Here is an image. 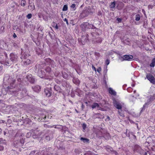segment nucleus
<instances>
[{
	"label": "nucleus",
	"instance_id": "nucleus-62",
	"mask_svg": "<svg viewBox=\"0 0 155 155\" xmlns=\"http://www.w3.org/2000/svg\"><path fill=\"white\" fill-rule=\"evenodd\" d=\"M153 99V98L152 96H151L149 100H148V101H149V102H150V101H151Z\"/></svg>",
	"mask_w": 155,
	"mask_h": 155
},
{
	"label": "nucleus",
	"instance_id": "nucleus-46",
	"mask_svg": "<svg viewBox=\"0 0 155 155\" xmlns=\"http://www.w3.org/2000/svg\"><path fill=\"white\" fill-rule=\"evenodd\" d=\"M32 14L31 13L28 14L27 16L26 17L28 19H30L32 17Z\"/></svg>",
	"mask_w": 155,
	"mask_h": 155
},
{
	"label": "nucleus",
	"instance_id": "nucleus-14",
	"mask_svg": "<svg viewBox=\"0 0 155 155\" xmlns=\"http://www.w3.org/2000/svg\"><path fill=\"white\" fill-rule=\"evenodd\" d=\"M91 107L93 109L97 108L98 110L104 111V109L101 107L99 104L96 102L94 103L92 105Z\"/></svg>",
	"mask_w": 155,
	"mask_h": 155
},
{
	"label": "nucleus",
	"instance_id": "nucleus-59",
	"mask_svg": "<svg viewBox=\"0 0 155 155\" xmlns=\"http://www.w3.org/2000/svg\"><path fill=\"white\" fill-rule=\"evenodd\" d=\"M55 81H56V82L58 84H60L61 83V81L58 80V79H56L55 80Z\"/></svg>",
	"mask_w": 155,
	"mask_h": 155
},
{
	"label": "nucleus",
	"instance_id": "nucleus-18",
	"mask_svg": "<svg viewBox=\"0 0 155 155\" xmlns=\"http://www.w3.org/2000/svg\"><path fill=\"white\" fill-rule=\"evenodd\" d=\"M51 90L48 88L45 89V92L47 97H49L51 95Z\"/></svg>",
	"mask_w": 155,
	"mask_h": 155
},
{
	"label": "nucleus",
	"instance_id": "nucleus-8",
	"mask_svg": "<svg viewBox=\"0 0 155 155\" xmlns=\"http://www.w3.org/2000/svg\"><path fill=\"white\" fill-rule=\"evenodd\" d=\"M113 102L114 104V106L118 110L122 109V106L121 103L120 102L116 100L115 99L113 98Z\"/></svg>",
	"mask_w": 155,
	"mask_h": 155
},
{
	"label": "nucleus",
	"instance_id": "nucleus-20",
	"mask_svg": "<svg viewBox=\"0 0 155 155\" xmlns=\"http://www.w3.org/2000/svg\"><path fill=\"white\" fill-rule=\"evenodd\" d=\"M32 88L34 91L35 92H38L40 91L41 89V87L38 85H37L34 87H32Z\"/></svg>",
	"mask_w": 155,
	"mask_h": 155
},
{
	"label": "nucleus",
	"instance_id": "nucleus-61",
	"mask_svg": "<svg viewBox=\"0 0 155 155\" xmlns=\"http://www.w3.org/2000/svg\"><path fill=\"white\" fill-rule=\"evenodd\" d=\"M92 69L94 70L95 71H96V68L94 67V66H93V65H92Z\"/></svg>",
	"mask_w": 155,
	"mask_h": 155
},
{
	"label": "nucleus",
	"instance_id": "nucleus-57",
	"mask_svg": "<svg viewBox=\"0 0 155 155\" xmlns=\"http://www.w3.org/2000/svg\"><path fill=\"white\" fill-rule=\"evenodd\" d=\"M4 147L2 146V145H0V151L3 150L4 149Z\"/></svg>",
	"mask_w": 155,
	"mask_h": 155
},
{
	"label": "nucleus",
	"instance_id": "nucleus-40",
	"mask_svg": "<svg viewBox=\"0 0 155 155\" xmlns=\"http://www.w3.org/2000/svg\"><path fill=\"white\" fill-rule=\"evenodd\" d=\"M39 67L40 65L39 64H37L36 65L35 67V69L36 72H38V70L39 69Z\"/></svg>",
	"mask_w": 155,
	"mask_h": 155
},
{
	"label": "nucleus",
	"instance_id": "nucleus-36",
	"mask_svg": "<svg viewBox=\"0 0 155 155\" xmlns=\"http://www.w3.org/2000/svg\"><path fill=\"white\" fill-rule=\"evenodd\" d=\"M74 152L75 153H80L81 152V150L80 149L76 148L74 150Z\"/></svg>",
	"mask_w": 155,
	"mask_h": 155
},
{
	"label": "nucleus",
	"instance_id": "nucleus-12",
	"mask_svg": "<svg viewBox=\"0 0 155 155\" xmlns=\"http://www.w3.org/2000/svg\"><path fill=\"white\" fill-rule=\"evenodd\" d=\"M146 78L147 79L152 83L155 84V78L151 74H147Z\"/></svg>",
	"mask_w": 155,
	"mask_h": 155
},
{
	"label": "nucleus",
	"instance_id": "nucleus-38",
	"mask_svg": "<svg viewBox=\"0 0 155 155\" xmlns=\"http://www.w3.org/2000/svg\"><path fill=\"white\" fill-rule=\"evenodd\" d=\"M1 63L2 64H3L2 62H1ZM4 64L7 66H9L11 65V63L10 62L6 61Z\"/></svg>",
	"mask_w": 155,
	"mask_h": 155
},
{
	"label": "nucleus",
	"instance_id": "nucleus-60",
	"mask_svg": "<svg viewBox=\"0 0 155 155\" xmlns=\"http://www.w3.org/2000/svg\"><path fill=\"white\" fill-rule=\"evenodd\" d=\"M64 21L66 22V24H67V25H68V20L67 18H64Z\"/></svg>",
	"mask_w": 155,
	"mask_h": 155
},
{
	"label": "nucleus",
	"instance_id": "nucleus-35",
	"mask_svg": "<svg viewBox=\"0 0 155 155\" xmlns=\"http://www.w3.org/2000/svg\"><path fill=\"white\" fill-rule=\"evenodd\" d=\"M112 149L113 148L109 146H107L106 148L107 150L110 152H111V151L112 150Z\"/></svg>",
	"mask_w": 155,
	"mask_h": 155
},
{
	"label": "nucleus",
	"instance_id": "nucleus-33",
	"mask_svg": "<svg viewBox=\"0 0 155 155\" xmlns=\"http://www.w3.org/2000/svg\"><path fill=\"white\" fill-rule=\"evenodd\" d=\"M149 103L147 102L143 106V107L142 108L140 112H142L144 110L145 107H146V106H148L149 105Z\"/></svg>",
	"mask_w": 155,
	"mask_h": 155
},
{
	"label": "nucleus",
	"instance_id": "nucleus-43",
	"mask_svg": "<svg viewBox=\"0 0 155 155\" xmlns=\"http://www.w3.org/2000/svg\"><path fill=\"white\" fill-rule=\"evenodd\" d=\"M51 68L49 67H47L45 69V71L47 72H50L51 71Z\"/></svg>",
	"mask_w": 155,
	"mask_h": 155
},
{
	"label": "nucleus",
	"instance_id": "nucleus-15",
	"mask_svg": "<svg viewBox=\"0 0 155 155\" xmlns=\"http://www.w3.org/2000/svg\"><path fill=\"white\" fill-rule=\"evenodd\" d=\"M27 79L31 83H33L35 81V79L31 74H29L26 76Z\"/></svg>",
	"mask_w": 155,
	"mask_h": 155
},
{
	"label": "nucleus",
	"instance_id": "nucleus-1",
	"mask_svg": "<svg viewBox=\"0 0 155 155\" xmlns=\"http://www.w3.org/2000/svg\"><path fill=\"white\" fill-rule=\"evenodd\" d=\"M15 140L14 142L13 145L15 147L18 148L22 146L24 143V140L22 138V135L19 134H17L15 137Z\"/></svg>",
	"mask_w": 155,
	"mask_h": 155
},
{
	"label": "nucleus",
	"instance_id": "nucleus-3",
	"mask_svg": "<svg viewBox=\"0 0 155 155\" xmlns=\"http://www.w3.org/2000/svg\"><path fill=\"white\" fill-rule=\"evenodd\" d=\"M94 12L93 8L89 7H86L83 10L82 12L80 14V16L82 18L87 17L89 14H92Z\"/></svg>",
	"mask_w": 155,
	"mask_h": 155
},
{
	"label": "nucleus",
	"instance_id": "nucleus-4",
	"mask_svg": "<svg viewBox=\"0 0 155 155\" xmlns=\"http://www.w3.org/2000/svg\"><path fill=\"white\" fill-rule=\"evenodd\" d=\"M80 26L83 31H86L90 29H94L96 28L93 25L87 22L83 23Z\"/></svg>",
	"mask_w": 155,
	"mask_h": 155
},
{
	"label": "nucleus",
	"instance_id": "nucleus-47",
	"mask_svg": "<svg viewBox=\"0 0 155 155\" xmlns=\"http://www.w3.org/2000/svg\"><path fill=\"white\" fill-rule=\"evenodd\" d=\"M82 127L83 130H85L86 127V124L84 123L82 125Z\"/></svg>",
	"mask_w": 155,
	"mask_h": 155
},
{
	"label": "nucleus",
	"instance_id": "nucleus-51",
	"mask_svg": "<svg viewBox=\"0 0 155 155\" xmlns=\"http://www.w3.org/2000/svg\"><path fill=\"white\" fill-rule=\"evenodd\" d=\"M110 63V61L108 59H107L105 61L106 64L107 65Z\"/></svg>",
	"mask_w": 155,
	"mask_h": 155
},
{
	"label": "nucleus",
	"instance_id": "nucleus-48",
	"mask_svg": "<svg viewBox=\"0 0 155 155\" xmlns=\"http://www.w3.org/2000/svg\"><path fill=\"white\" fill-rule=\"evenodd\" d=\"M71 8L73 9V10H74L75 9V5L74 4H73L71 5Z\"/></svg>",
	"mask_w": 155,
	"mask_h": 155
},
{
	"label": "nucleus",
	"instance_id": "nucleus-5",
	"mask_svg": "<svg viewBox=\"0 0 155 155\" xmlns=\"http://www.w3.org/2000/svg\"><path fill=\"white\" fill-rule=\"evenodd\" d=\"M39 131L40 130L38 129V126H37L31 130V131L32 132V136L34 138H37L40 137L41 134L42 132L38 133Z\"/></svg>",
	"mask_w": 155,
	"mask_h": 155
},
{
	"label": "nucleus",
	"instance_id": "nucleus-39",
	"mask_svg": "<svg viewBox=\"0 0 155 155\" xmlns=\"http://www.w3.org/2000/svg\"><path fill=\"white\" fill-rule=\"evenodd\" d=\"M32 132L31 131V130L29 132H28L26 134V137L27 138L30 137L31 136Z\"/></svg>",
	"mask_w": 155,
	"mask_h": 155
},
{
	"label": "nucleus",
	"instance_id": "nucleus-23",
	"mask_svg": "<svg viewBox=\"0 0 155 155\" xmlns=\"http://www.w3.org/2000/svg\"><path fill=\"white\" fill-rule=\"evenodd\" d=\"M27 92V91L26 89H23L21 92L20 93V94H21V97H23L24 96H25L27 94L26 93Z\"/></svg>",
	"mask_w": 155,
	"mask_h": 155
},
{
	"label": "nucleus",
	"instance_id": "nucleus-34",
	"mask_svg": "<svg viewBox=\"0 0 155 155\" xmlns=\"http://www.w3.org/2000/svg\"><path fill=\"white\" fill-rule=\"evenodd\" d=\"M140 16L139 14H137L135 16V20L138 21L140 20Z\"/></svg>",
	"mask_w": 155,
	"mask_h": 155
},
{
	"label": "nucleus",
	"instance_id": "nucleus-2",
	"mask_svg": "<svg viewBox=\"0 0 155 155\" xmlns=\"http://www.w3.org/2000/svg\"><path fill=\"white\" fill-rule=\"evenodd\" d=\"M4 81H7L10 84V86H8V88L10 92H11L14 93L15 92V90L12 89V88L14 87V83L15 81V80L12 78H10L8 74H5L3 79Z\"/></svg>",
	"mask_w": 155,
	"mask_h": 155
},
{
	"label": "nucleus",
	"instance_id": "nucleus-41",
	"mask_svg": "<svg viewBox=\"0 0 155 155\" xmlns=\"http://www.w3.org/2000/svg\"><path fill=\"white\" fill-rule=\"evenodd\" d=\"M0 145H1L2 144H5L6 143V141L5 140H3L2 139H0Z\"/></svg>",
	"mask_w": 155,
	"mask_h": 155
},
{
	"label": "nucleus",
	"instance_id": "nucleus-16",
	"mask_svg": "<svg viewBox=\"0 0 155 155\" xmlns=\"http://www.w3.org/2000/svg\"><path fill=\"white\" fill-rule=\"evenodd\" d=\"M122 58L124 60L130 61L133 59V56L132 55H125L123 56Z\"/></svg>",
	"mask_w": 155,
	"mask_h": 155
},
{
	"label": "nucleus",
	"instance_id": "nucleus-22",
	"mask_svg": "<svg viewBox=\"0 0 155 155\" xmlns=\"http://www.w3.org/2000/svg\"><path fill=\"white\" fill-rule=\"evenodd\" d=\"M108 91L110 94L114 96L116 95V92L114 91L112 88L110 87L109 88Z\"/></svg>",
	"mask_w": 155,
	"mask_h": 155
},
{
	"label": "nucleus",
	"instance_id": "nucleus-7",
	"mask_svg": "<svg viewBox=\"0 0 155 155\" xmlns=\"http://www.w3.org/2000/svg\"><path fill=\"white\" fill-rule=\"evenodd\" d=\"M30 56L28 54H25L23 58L22 62L25 65H27L30 64L31 63V61L30 59L28 58Z\"/></svg>",
	"mask_w": 155,
	"mask_h": 155
},
{
	"label": "nucleus",
	"instance_id": "nucleus-42",
	"mask_svg": "<svg viewBox=\"0 0 155 155\" xmlns=\"http://www.w3.org/2000/svg\"><path fill=\"white\" fill-rule=\"evenodd\" d=\"M68 9V7L67 5H65L64 6L62 9L63 11H66Z\"/></svg>",
	"mask_w": 155,
	"mask_h": 155
},
{
	"label": "nucleus",
	"instance_id": "nucleus-56",
	"mask_svg": "<svg viewBox=\"0 0 155 155\" xmlns=\"http://www.w3.org/2000/svg\"><path fill=\"white\" fill-rule=\"evenodd\" d=\"M44 127H48V128H49V127H51V126H49V125H47V124H44Z\"/></svg>",
	"mask_w": 155,
	"mask_h": 155
},
{
	"label": "nucleus",
	"instance_id": "nucleus-32",
	"mask_svg": "<svg viewBox=\"0 0 155 155\" xmlns=\"http://www.w3.org/2000/svg\"><path fill=\"white\" fill-rule=\"evenodd\" d=\"M26 4V2L25 0H21V5L22 6L24 7Z\"/></svg>",
	"mask_w": 155,
	"mask_h": 155
},
{
	"label": "nucleus",
	"instance_id": "nucleus-64",
	"mask_svg": "<svg viewBox=\"0 0 155 155\" xmlns=\"http://www.w3.org/2000/svg\"><path fill=\"white\" fill-rule=\"evenodd\" d=\"M17 81L18 82H21L22 81V80L21 78H19L17 79Z\"/></svg>",
	"mask_w": 155,
	"mask_h": 155
},
{
	"label": "nucleus",
	"instance_id": "nucleus-52",
	"mask_svg": "<svg viewBox=\"0 0 155 155\" xmlns=\"http://www.w3.org/2000/svg\"><path fill=\"white\" fill-rule=\"evenodd\" d=\"M46 139L47 140H50V137L49 136H46L45 137Z\"/></svg>",
	"mask_w": 155,
	"mask_h": 155
},
{
	"label": "nucleus",
	"instance_id": "nucleus-9",
	"mask_svg": "<svg viewBox=\"0 0 155 155\" xmlns=\"http://www.w3.org/2000/svg\"><path fill=\"white\" fill-rule=\"evenodd\" d=\"M53 149L51 147L47 149L46 151H45L44 150L41 151V152L38 153V155H45V154H52V151Z\"/></svg>",
	"mask_w": 155,
	"mask_h": 155
},
{
	"label": "nucleus",
	"instance_id": "nucleus-27",
	"mask_svg": "<svg viewBox=\"0 0 155 155\" xmlns=\"http://www.w3.org/2000/svg\"><path fill=\"white\" fill-rule=\"evenodd\" d=\"M35 52L38 55L41 54L42 52L41 50L39 48H36Z\"/></svg>",
	"mask_w": 155,
	"mask_h": 155
},
{
	"label": "nucleus",
	"instance_id": "nucleus-13",
	"mask_svg": "<svg viewBox=\"0 0 155 155\" xmlns=\"http://www.w3.org/2000/svg\"><path fill=\"white\" fill-rule=\"evenodd\" d=\"M97 36V37L94 38H93L91 39H92L93 43L95 44H98L99 43H101L102 41L101 38Z\"/></svg>",
	"mask_w": 155,
	"mask_h": 155
},
{
	"label": "nucleus",
	"instance_id": "nucleus-17",
	"mask_svg": "<svg viewBox=\"0 0 155 155\" xmlns=\"http://www.w3.org/2000/svg\"><path fill=\"white\" fill-rule=\"evenodd\" d=\"M38 75L41 78H43L45 75V72L42 70L38 69L37 72Z\"/></svg>",
	"mask_w": 155,
	"mask_h": 155
},
{
	"label": "nucleus",
	"instance_id": "nucleus-11",
	"mask_svg": "<svg viewBox=\"0 0 155 155\" xmlns=\"http://www.w3.org/2000/svg\"><path fill=\"white\" fill-rule=\"evenodd\" d=\"M10 60L13 62H16L18 60V57L17 54L11 53L10 54Z\"/></svg>",
	"mask_w": 155,
	"mask_h": 155
},
{
	"label": "nucleus",
	"instance_id": "nucleus-50",
	"mask_svg": "<svg viewBox=\"0 0 155 155\" xmlns=\"http://www.w3.org/2000/svg\"><path fill=\"white\" fill-rule=\"evenodd\" d=\"M147 154H150V152L147 151V152H145L144 151V153L143 154H142V155H147Z\"/></svg>",
	"mask_w": 155,
	"mask_h": 155
},
{
	"label": "nucleus",
	"instance_id": "nucleus-24",
	"mask_svg": "<svg viewBox=\"0 0 155 155\" xmlns=\"http://www.w3.org/2000/svg\"><path fill=\"white\" fill-rule=\"evenodd\" d=\"M46 61L49 64L54 65V61L50 58L47 59Z\"/></svg>",
	"mask_w": 155,
	"mask_h": 155
},
{
	"label": "nucleus",
	"instance_id": "nucleus-37",
	"mask_svg": "<svg viewBox=\"0 0 155 155\" xmlns=\"http://www.w3.org/2000/svg\"><path fill=\"white\" fill-rule=\"evenodd\" d=\"M43 30H41V29H40V28H39L38 31V34H40L41 35L43 36V33L42 32Z\"/></svg>",
	"mask_w": 155,
	"mask_h": 155
},
{
	"label": "nucleus",
	"instance_id": "nucleus-53",
	"mask_svg": "<svg viewBox=\"0 0 155 155\" xmlns=\"http://www.w3.org/2000/svg\"><path fill=\"white\" fill-rule=\"evenodd\" d=\"M35 151H36L35 150L31 151L30 153V155H34L35 152Z\"/></svg>",
	"mask_w": 155,
	"mask_h": 155
},
{
	"label": "nucleus",
	"instance_id": "nucleus-28",
	"mask_svg": "<svg viewBox=\"0 0 155 155\" xmlns=\"http://www.w3.org/2000/svg\"><path fill=\"white\" fill-rule=\"evenodd\" d=\"M115 1H114L112 2H111L110 4V7L112 9V10L113 8H114L115 7Z\"/></svg>",
	"mask_w": 155,
	"mask_h": 155
},
{
	"label": "nucleus",
	"instance_id": "nucleus-44",
	"mask_svg": "<svg viewBox=\"0 0 155 155\" xmlns=\"http://www.w3.org/2000/svg\"><path fill=\"white\" fill-rule=\"evenodd\" d=\"M111 152L112 154H114L115 155H117L118 154V153L116 151L113 150V149L111 151Z\"/></svg>",
	"mask_w": 155,
	"mask_h": 155
},
{
	"label": "nucleus",
	"instance_id": "nucleus-55",
	"mask_svg": "<svg viewBox=\"0 0 155 155\" xmlns=\"http://www.w3.org/2000/svg\"><path fill=\"white\" fill-rule=\"evenodd\" d=\"M96 35V33L95 32H92L91 33V35L94 38V37L95 36V35Z\"/></svg>",
	"mask_w": 155,
	"mask_h": 155
},
{
	"label": "nucleus",
	"instance_id": "nucleus-26",
	"mask_svg": "<svg viewBox=\"0 0 155 155\" xmlns=\"http://www.w3.org/2000/svg\"><path fill=\"white\" fill-rule=\"evenodd\" d=\"M118 110V113L119 115L121 117H125V115H124L123 111L122 110V109H120Z\"/></svg>",
	"mask_w": 155,
	"mask_h": 155
},
{
	"label": "nucleus",
	"instance_id": "nucleus-6",
	"mask_svg": "<svg viewBox=\"0 0 155 155\" xmlns=\"http://www.w3.org/2000/svg\"><path fill=\"white\" fill-rule=\"evenodd\" d=\"M88 36V35L87 33L82 36L81 38H79L78 39L79 43L83 45H85L86 42L89 41Z\"/></svg>",
	"mask_w": 155,
	"mask_h": 155
},
{
	"label": "nucleus",
	"instance_id": "nucleus-58",
	"mask_svg": "<svg viewBox=\"0 0 155 155\" xmlns=\"http://www.w3.org/2000/svg\"><path fill=\"white\" fill-rule=\"evenodd\" d=\"M8 131L7 129H5V130L4 131V134L5 135L7 134V132Z\"/></svg>",
	"mask_w": 155,
	"mask_h": 155
},
{
	"label": "nucleus",
	"instance_id": "nucleus-45",
	"mask_svg": "<svg viewBox=\"0 0 155 155\" xmlns=\"http://www.w3.org/2000/svg\"><path fill=\"white\" fill-rule=\"evenodd\" d=\"M29 5L31 7V8H32L31 9H32V10L35 9V6L34 4L33 3H32L31 4V5Z\"/></svg>",
	"mask_w": 155,
	"mask_h": 155
},
{
	"label": "nucleus",
	"instance_id": "nucleus-63",
	"mask_svg": "<svg viewBox=\"0 0 155 155\" xmlns=\"http://www.w3.org/2000/svg\"><path fill=\"white\" fill-rule=\"evenodd\" d=\"M3 69V66L2 64L0 65V72Z\"/></svg>",
	"mask_w": 155,
	"mask_h": 155
},
{
	"label": "nucleus",
	"instance_id": "nucleus-19",
	"mask_svg": "<svg viewBox=\"0 0 155 155\" xmlns=\"http://www.w3.org/2000/svg\"><path fill=\"white\" fill-rule=\"evenodd\" d=\"M54 90L59 93L62 92V90L60 87L58 85H55L54 86Z\"/></svg>",
	"mask_w": 155,
	"mask_h": 155
},
{
	"label": "nucleus",
	"instance_id": "nucleus-31",
	"mask_svg": "<svg viewBox=\"0 0 155 155\" xmlns=\"http://www.w3.org/2000/svg\"><path fill=\"white\" fill-rule=\"evenodd\" d=\"M155 66V58H154L152 60V62L150 64L151 67H154Z\"/></svg>",
	"mask_w": 155,
	"mask_h": 155
},
{
	"label": "nucleus",
	"instance_id": "nucleus-21",
	"mask_svg": "<svg viewBox=\"0 0 155 155\" xmlns=\"http://www.w3.org/2000/svg\"><path fill=\"white\" fill-rule=\"evenodd\" d=\"M72 81L76 85H78L80 84V81L77 78H73Z\"/></svg>",
	"mask_w": 155,
	"mask_h": 155
},
{
	"label": "nucleus",
	"instance_id": "nucleus-10",
	"mask_svg": "<svg viewBox=\"0 0 155 155\" xmlns=\"http://www.w3.org/2000/svg\"><path fill=\"white\" fill-rule=\"evenodd\" d=\"M134 151H136L140 154H142L144 153V150L138 145H135L134 146Z\"/></svg>",
	"mask_w": 155,
	"mask_h": 155
},
{
	"label": "nucleus",
	"instance_id": "nucleus-30",
	"mask_svg": "<svg viewBox=\"0 0 155 155\" xmlns=\"http://www.w3.org/2000/svg\"><path fill=\"white\" fill-rule=\"evenodd\" d=\"M18 31L19 33L21 34H23L24 33H25V29H24L23 30L21 29L20 28H18Z\"/></svg>",
	"mask_w": 155,
	"mask_h": 155
},
{
	"label": "nucleus",
	"instance_id": "nucleus-49",
	"mask_svg": "<svg viewBox=\"0 0 155 155\" xmlns=\"http://www.w3.org/2000/svg\"><path fill=\"white\" fill-rule=\"evenodd\" d=\"M116 20H117V21L118 23H119L121 22L122 19H121L120 18H117V19Z\"/></svg>",
	"mask_w": 155,
	"mask_h": 155
},
{
	"label": "nucleus",
	"instance_id": "nucleus-25",
	"mask_svg": "<svg viewBox=\"0 0 155 155\" xmlns=\"http://www.w3.org/2000/svg\"><path fill=\"white\" fill-rule=\"evenodd\" d=\"M80 140L85 143H89V141L88 139L82 137L81 138Z\"/></svg>",
	"mask_w": 155,
	"mask_h": 155
},
{
	"label": "nucleus",
	"instance_id": "nucleus-29",
	"mask_svg": "<svg viewBox=\"0 0 155 155\" xmlns=\"http://www.w3.org/2000/svg\"><path fill=\"white\" fill-rule=\"evenodd\" d=\"M1 20L0 19V31L1 32H2L4 30V28L3 26L2 23H1Z\"/></svg>",
	"mask_w": 155,
	"mask_h": 155
},
{
	"label": "nucleus",
	"instance_id": "nucleus-54",
	"mask_svg": "<svg viewBox=\"0 0 155 155\" xmlns=\"http://www.w3.org/2000/svg\"><path fill=\"white\" fill-rule=\"evenodd\" d=\"M101 71V69L100 67L98 69H97V71L99 73H100V71Z\"/></svg>",
	"mask_w": 155,
	"mask_h": 155
}]
</instances>
